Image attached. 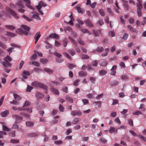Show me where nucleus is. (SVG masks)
<instances>
[{
	"mask_svg": "<svg viewBox=\"0 0 146 146\" xmlns=\"http://www.w3.org/2000/svg\"><path fill=\"white\" fill-rule=\"evenodd\" d=\"M4 15L7 16L11 15L17 19L19 18L16 13L13 10H5V11H3L2 12H0V17H2Z\"/></svg>",
	"mask_w": 146,
	"mask_h": 146,
	"instance_id": "nucleus-1",
	"label": "nucleus"
},
{
	"mask_svg": "<svg viewBox=\"0 0 146 146\" xmlns=\"http://www.w3.org/2000/svg\"><path fill=\"white\" fill-rule=\"evenodd\" d=\"M4 61L2 60L0 58V63L3 65L5 68L8 67H11V64L9 63V61H11L12 60V59L10 57V56L7 55L6 57L4 58Z\"/></svg>",
	"mask_w": 146,
	"mask_h": 146,
	"instance_id": "nucleus-2",
	"label": "nucleus"
},
{
	"mask_svg": "<svg viewBox=\"0 0 146 146\" xmlns=\"http://www.w3.org/2000/svg\"><path fill=\"white\" fill-rule=\"evenodd\" d=\"M33 86L36 87H40L42 88L45 89L46 88V86L40 82H37L34 81L32 83Z\"/></svg>",
	"mask_w": 146,
	"mask_h": 146,
	"instance_id": "nucleus-3",
	"label": "nucleus"
},
{
	"mask_svg": "<svg viewBox=\"0 0 146 146\" xmlns=\"http://www.w3.org/2000/svg\"><path fill=\"white\" fill-rule=\"evenodd\" d=\"M12 117L15 119V123H20L19 120H22L23 118L16 114H14L12 115Z\"/></svg>",
	"mask_w": 146,
	"mask_h": 146,
	"instance_id": "nucleus-4",
	"label": "nucleus"
},
{
	"mask_svg": "<svg viewBox=\"0 0 146 146\" xmlns=\"http://www.w3.org/2000/svg\"><path fill=\"white\" fill-rule=\"evenodd\" d=\"M82 114L81 112L79 110L72 111L71 113V115L73 116H80Z\"/></svg>",
	"mask_w": 146,
	"mask_h": 146,
	"instance_id": "nucleus-5",
	"label": "nucleus"
},
{
	"mask_svg": "<svg viewBox=\"0 0 146 146\" xmlns=\"http://www.w3.org/2000/svg\"><path fill=\"white\" fill-rule=\"evenodd\" d=\"M23 1L27 4L26 6L28 8L34 9L33 7L31 5V1L30 0H23Z\"/></svg>",
	"mask_w": 146,
	"mask_h": 146,
	"instance_id": "nucleus-6",
	"label": "nucleus"
},
{
	"mask_svg": "<svg viewBox=\"0 0 146 146\" xmlns=\"http://www.w3.org/2000/svg\"><path fill=\"white\" fill-rule=\"evenodd\" d=\"M31 14L32 15V17L33 18L38 20H40V18L38 14L37 13L35 12H33L31 13Z\"/></svg>",
	"mask_w": 146,
	"mask_h": 146,
	"instance_id": "nucleus-7",
	"label": "nucleus"
},
{
	"mask_svg": "<svg viewBox=\"0 0 146 146\" xmlns=\"http://www.w3.org/2000/svg\"><path fill=\"white\" fill-rule=\"evenodd\" d=\"M22 0H17V2L16 3V5L19 6L20 8H25V6L22 3Z\"/></svg>",
	"mask_w": 146,
	"mask_h": 146,
	"instance_id": "nucleus-8",
	"label": "nucleus"
},
{
	"mask_svg": "<svg viewBox=\"0 0 146 146\" xmlns=\"http://www.w3.org/2000/svg\"><path fill=\"white\" fill-rule=\"evenodd\" d=\"M46 4L44 2L42 1H40L38 5L36 6V8L37 9H40L42 6L45 7L46 6Z\"/></svg>",
	"mask_w": 146,
	"mask_h": 146,
	"instance_id": "nucleus-9",
	"label": "nucleus"
},
{
	"mask_svg": "<svg viewBox=\"0 0 146 146\" xmlns=\"http://www.w3.org/2000/svg\"><path fill=\"white\" fill-rule=\"evenodd\" d=\"M84 22L89 27H94V25L92 24L91 22L90 21V19H87L84 21Z\"/></svg>",
	"mask_w": 146,
	"mask_h": 146,
	"instance_id": "nucleus-10",
	"label": "nucleus"
},
{
	"mask_svg": "<svg viewBox=\"0 0 146 146\" xmlns=\"http://www.w3.org/2000/svg\"><path fill=\"white\" fill-rule=\"evenodd\" d=\"M9 114V111L8 110H5L4 111L1 112L0 114L1 116L3 117H6Z\"/></svg>",
	"mask_w": 146,
	"mask_h": 146,
	"instance_id": "nucleus-11",
	"label": "nucleus"
},
{
	"mask_svg": "<svg viewBox=\"0 0 146 146\" xmlns=\"http://www.w3.org/2000/svg\"><path fill=\"white\" fill-rule=\"evenodd\" d=\"M70 17L71 19V20H70V21L68 22H65L64 21V23H66L67 24H69L71 25H72V26H73L74 25V23L73 22V20H74V19L73 17V16H72V14H71L70 15Z\"/></svg>",
	"mask_w": 146,
	"mask_h": 146,
	"instance_id": "nucleus-12",
	"label": "nucleus"
},
{
	"mask_svg": "<svg viewBox=\"0 0 146 146\" xmlns=\"http://www.w3.org/2000/svg\"><path fill=\"white\" fill-rule=\"evenodd\" d=\"M26 125L27 127H32L34 126V123L31 121H27L26 122Z\"/></svg>",
	"mask_w": 146,
	"mask_h": 146,
	"instance_id": "nucleus-13",
	"label": "nucleus"
},
{
	"mask_svg": "<svg viewBox=\"0 0 146 146\" xmlns=\"http://www.w3.org/2000/svg\"><path fill=\"white\" fill-rule=\"evenodd\" d=\"M58 35L56 33H52L49 35L48 38H53L55 39H58Z\"/></svg>",
	"mask_w": 146,
	"mask_h": 146,
	"instance_id": "nucleus-14",
	"label": "nucleus"
},
{
	"mask_svg": "<svg viewBox=\"0 0 146 146\" xmlns=\"http://www.w3.org/2000/svg\"><path fill=\"white\" fill-rule=\"evenodd\" d=\"M109 132L111 133H113L114 132L117 133V129H115L114 127H110L109 129Z\"/></svg>",
	"mask_w": 146,
	"mask_h": 146,
	"instance_id": "nucleus-15",
	"label": "nucleus"
},
{
	"mask_svg": "<svg viewBox=\"0 0 146 146\" xmlns=\"http://www.w3.org/2000/svg\"><path fill=\"white\" fill-rule=\"evenodd\" d=\"M36 97L38 99H42L44 97V95L43 94L38 92H36Z\"/></svg>",
	"mask_w": 146,
	"mask_h": 146,
	"instance_id": "nucleus-16",
	"label": "nucleus"
},
{
	"mask_svg": "<svg viewBox=\"0 0 146 146\" xmlns=\"http://www.w3.org/2000/svg\"><path fill=\"white\" fill-rule=\"evenodd\" d=\"M13 96L14 99L16 100L19 101L21 99V97L17 94L14 93Z\"/></svg>",
	"mask_w": 146,
	"mask_h": 146,
	"instance_id": "nucleus-17",
	"label": "nucleus"
},
{
	"mask_svg": "<svg viewBox=\"0 0 146 146\" xmlns=\"http://www.w3.org/2000/svg\"><path fill=\"white\" fill-rule=\"evenodd\" d=\"M20 27L27 31H29L30 29L29 27L25 25H22Z\"/></svg>",
	"mask_w": 146,
	"mask_h": 146,
	"instance_id": "nucleus-18",
	"label": "nucleus"
},
{
	"mask_svg": "<svg viewBox=\"0 0 146 146\" xmlns=\"http://www.w3.org/2000/svg\"><path fill=\"white\" fill-rule=\"evenodd\" d=\"M51 89L52 90V92L54 94L56 95H58L59 94V93L58 91L56 89L54 88L53 87H52L51 88Z\"/></svg>",
	"mask_w": 146,
	"mask_h": 146,
	"instance_id": "nucleus-19",
	"label": "nucleus"
},
{
	"mask_svg": "<svg viewBox=\"0 0 146 146\" xmlns=\"http://www.w3.org/2000/svg\"><path fill=\"white\" fill-rule=\"evenodd\" d=\"M128 28L130 31L133 32H136V33L137 32V31H136L135 29L133 28L130 25H129L128 26Z\"/></svg>",
	"mask_w": 146,
	"mask_h": 146,
	"instance_id": "nucleus-20",
	"label": "nucleus"
},
{
	"mask_svg": "<svg viewBox=\"0 0 146 146\" xmlns=\"http://www.w3.org/2000/svg\"><path fill=\"white\" fill-rule=\"evenodd\" d=\"M5 27L11 30H13L15 28V27L14 26L11 25H5Z\"/></svg>",
	"mask_w": 146,
	"mask_h": 146,
	"instance_id": "nucleus-21",
	"label": "nucleus"
},
{
	"mask_svg": "<svg viewBox=\"0 0 146 146\" xmlns=\"http://www.w3.org/2000/svg\"><path fill=\"white\" fill-rule=\"evenodd\" d=\"M80 119L77 118H75L73 120L72 122V123L74 125L77 124L78 123Z\"/></svg>",
	"mask_w": 146,
	"mask_h": 146,
	"instance_id": "nucleus-22",
	"label": "nucleus"
},
{
	"mask_svg": "<svg viewBox=\"0 0 146 146\" xmlns=\"http://www.w3.org/2000/svg\"><path fill=\"white\" fill-rule=\"evenodd\" d=\"M10 103L11 104L15 105L16 106L19 105L20 104V102L17 101V100H13L12 101L10 102Z\"/></svg>",
	"mask_w": 146,
	"mask_h": 146,
	"instance_id": "nucleus-23",
	"label": "nucleus"
},
{
	"mask_svg": "<svg viewBox=\"0 0 146 146\" xmlns=\"http://www.w3.org/2000/svg\"><path fill=\"white\" fill-rule=\"evenodd\" d=\"M40 61L41 63L45 64L48 62V60L46 59L42 58L40 59Z\"/></svg>",
	"mask_w": 146,
	"mask_h": 146,
	"instance_id": "nucleus-24",
	"label": "nucleus"
},
{
	"mask_svg": "<svg viewBox=\"0 0 146 146\" xmlns=\"http://www.w3.org/2000/svg\"><path fill=\"white\" fill-rule=\"evenodd\" d=\"M137 6L139 7V9H141L142 6V3H141V0H137Z\"/></svg>",
	"mask_w": 146,
	"mask_h": 146,
	"instance_id": "nucleus-25",
	"label": "nucleus"
},
{
	"mask_svg": "<svg viewBox=\"0 0 146 146\" xmlns=\"http://www.w3.org/2000/svg\"><path fill=\"white\" fill-rule=\"evenodd\" d=\"M107 73V71L104 70H102L99 71V73L100 75L102 76L106 74Z\"/></svg>",
	"mask_w": 146,
	"mask_h": 146,
	"instance_id": "nucleus-26",
	"label": "nucleus"
},
{
	"mask_svg": "<svg viewBox=\"0 0 146 146\" xmlns=\"http://www.w3.org/2000/svg\"><path fill=\"white\" fill-rule=\"evenodd\" d=\"M44 71L49 74L52 73L53 72V70L48 68H45L44 69Z\"/></svg>",
	"mask_w": 146,
	"mask_h": 146,
	"instance_id": "nucleus-27",
	"label": "nucleus"
},
{
	"mask_svg": "<svg viewBox=\"0 0 146 146\" xmlns=\"http://www.w3.org/2000/svg\"><path fill=\"white\" fill-rule=\"evenodd\" d=\"M81 58L83 59H87L90 58L87 55L85 54H82L81 55Z\"/></svg>",
	"mask_w": 146,
	"mask_h": 146,
	"instance_id": "nucleus-28",
	"label": "nucleus"
},
{
	"mask_svg": "<svg viewBox=\"0 0 146 146\" xmlns=\"http://www.w3.org/2000/svg\"><path fill=\"white\" fill-rule=\"evenodd\" d=\"M2 128L3 131H9L11 130L10 128H8L6 126L4 125H2Z\"/></svg>",
	"mask_w": 146,
	"mask_h": 146,
	"instance_id": "nucleus-29",
	"label": "nucleus"
},
{
	"mask_svg": "<svg viewBox=\"0 0 146 146\" xmlns=\"http://www.w3.org/2000/svg\"><path fill=\"white\" fill-rule=\"evenodd\" d=\"M79 76H87V74L85 72L81 71L79 72Z\"/></svg>",
	"mask_w": 146,
	"mask_h": 146,
	"instance_id": "nucleus-30",
	"label": "nucleus"
},
{
	"mask_svg": "<svg viewBox=\"0 0 146 146\" xmlns=\"http://www.w3.org/2000/svg\"><path fill=\"white\" fill-rule=\"evenodd\" d=\"M40 33V32H38L34 36L35 39H39L41 36V35Z\"/></svg>",
	"mask_w": 146,
	"mask_h": 146,
	"instance_id": "nucleus-31",
	"label": "nucleus"
},
{
	"mask_svg": "<svg viewBox=\"0 0 146 146\" xmlns=\"http://www.w3.org/2000/svg\"><path fill=\"white\" fill-rule=\"evenodd\" d=\"M23 17L24 18L29 22L33 21V19L32 18H29L24 15H23Z\"/></svg>",
	"mask_w": 146,
	"mask_h": 146,
	"instance_id": "nucleus-32",
	"label": "nucleus"
},
{
	"mask_svg": "<svg viewBox=\"0 0 146 146\" xmlns=\"http://www.w3.org/2000/svg\"><path fill=\"white\" fill-rule=\"evenodd\" d=\"M104 48L102 46L98 47L96 49V50L97 52H102Z\"/></svg>",
	"mask_w": 146,
	"mask_h": 146,
	"instance_id": "nucleus-33",
	"label": "nucleus"
},
{
	"mask_svg": "<svg viewBox=\"0 0 146 146\" xmlns=\"http://www.w3.org/2000/svg\"><path fill=\"white\" fill-rule=\"evenodd\" d=\"M18 30L20 32L23 34L25 35H27L28 34V33L27 32L23 30L21 28H19Z\"/></svg>",
	"mask_w": 146,
	"mask_h": 146,
	"instance_id": "nucleus-34",
	"label": "nucleus"
},
{
	"mask_svg": "<svg viewBox=\"0 0 146 146\" xmlns=\"http://www.w3.org/2000/svg\"><path fill=\"white\" fill-rule=\"evenodd\" d=\"M65 99L66 100L70 102L73 103V99L69 97H66Z\"/></svg>",
	"mask_w": 146,
	"mask_h": 146,
	"instance_id": "nucleus-35",
	"label": "nucleus"
},
{
	"mask_svg": "<svg viewBox=\"0 0 146 146\" xmlns=\"http://www.w3.org/2000/svg\"><path fill=\"white\" fill-rule=\"evenodd\" d=\"M56 62L58 63H62L64 61L63 59V58H56Z\"/></svg>",
	"mask_w": 146,
	"mask_h": 146,
	"instance_id": "nucleus-36",
	"label": "nucleus"
},
{
	"mask_svg": "<svg viewBox=\"0 0 146 146\" xmlns=\"http://www.w3.org/2000/svg\"><path fill=\"white\" fill-rule=\"evenodd\" d=\"M118 83V82L116 81L115 80L113 82H111L110 83V85L111 86H113L117 85Z\"/></svg>",
	"mask_w": 146,
	"mask_h": 146,
	"instance_id": "nucleus-37",
	"label": "nucleus"
},
{
	"mask_svg": "<svg viewBox=\"0 0 146 146\" xmlns=\"http://www.w3.org/2000/svg\"><path fill=\"white\" fill-rule=\"evenodd\" d=\"M9 135L12 137H15V131L10 132L9 134Z\"/></svg>",
	"mask_w": 146,
	"mask_h": 146,
	"instance_id": "nucleus-38",
	"label": "nucleus"
},
{
	"mask_svg": "<svg viewBox=\"0 0 146 146\" xmlns=\"http://www.w3.org/2000/svg\"><path fill=\"white\" fill-rule=\"evenodd\" d=\"M97 24L99 25L100 26H102L104 24L103 20L102 19H100L98 22Z\"/></svg>",
	"mask_w": 146,
	"mask_h": 146,
	"instance_id": "nucleus-39",
	"label": "nucleus"
},
{
	"mask_svg": "<svg viewBox=\"0 0 146 146\" xmlns=\"http://www.w3.org/2000/svg\"><path fill=\"white\" fill-rule=\"evenodd\" d=\"M100 141L101 142L104 143H106L107 142V140L103 137L101 138L100 139Z\"/></svg>",
	"mask_w": 146,
	"mask_h": 146,
	"instance_id": "nucleus-40",
	"label": "nucleus"
},
{
	"mask_svg": "<svg viewBox=\"0 0 146 146\" xmlns=\"http://www.w3.org/2000/svg\"><path fill=\"white\" fill-rule=\"evenodd\" d=\"M77 41L80 44L82 45H84L85 44V43L80 38L77 40Z\"/></svg>",
	"mask_w": 146,
	"mask_h": 146,
	"instance_id": "nucleus-41",
	"label": "nucleus"
},
{
	"mask_svg": "<svg viewBox=\"0 0 146 146\" xmlns=\"http://www.w3.org/2000/svg\"><path fill=\"white\" fill-rule=\"evenodd\" d=\"M10 142L13 143H17L19 142L18 140L15 139H11L10 141Z\"/></svg>",
	"mask_w": 146,
	"mask_h": 146,
	"instance_id": "nucleus-42",
	"label": "nucleus"
},
{
	"mask_svg": "<svg viewBox=\"0 0 146 146\" xmlns=\"http://www.w3.org/2000/svg\"><path fill=\"white\" fill-rule=\"evenodd\" d=\"M54 54L55 56L57 57V58H60L62 56L61 54L57 52H54Z\"/></svg>",
	"mask_w": 146,
	"mask_h": 146,
	"instance_id": "nucleus-43",
	"label": "nucleus"
},
{
	"mask_svg": "<svg viewBox=\"0 0 146 146\" xmlns=\"http://www.w3.org/2000/svg\"><path fill=\"white\" fill-rule=\"evenodd\" d=\"M7 35H8L10 36L11 37L15 36L16 35L15 33H13L10 32H7Z\"/></svg>",
	"mask_w": 146,
	"mask_h": 146,
	"instance_id": "nucleus-44",
	"label": "nucleus"
},
{
	"mask_svg": "<svg viewBox=\"0 0 146 146\" xmlns=\"http://www.w3.org/2000/svg\"><path fill=\"white\" fill-rule=\"evenodd\" d=\"M20 114L21 115H23V116H25L26 117L28 118H29L30 117V116L29 115V114H27V113H24V112H21L20 113Z\"/></svg>",
	"mask_w": 146,
	"mask_h": 146,
	"instance_id": "nucleus-45",
	"label": "nucleus"
},
{
	"mask_svg": "<svg viewBox=\"0 0 146 146\" xmlns=\"http://www.w3.org/2000/svg\"><path fill=\"white\" fill-rule=\"evenodd\" d=\"M80 30L84 34L87 33L88 31V29H81Z\"/></svg>",
	"mask_w": 146,
	"mask_h": 146,
	"instance_id": "nucleus-46",
	"label": "nucleus"
},
{
	"mask_svg": "<svg viewBox=\"0 0 146 146\" xmlns=\"http://www.w3.org/2000/svg\"><path fill=\"white\" fill-rule=\"evenodd\" d=\"M108 63V62L107 61H103L101 62V65L103 66H105L107 65Z\"/></svg>",
	"mask_w": 146,
	"mask_h": 146,
	"instance_id": "nucleus-47",
	"label": "nucleus"
},
{
	"mask_svg": "<svg viewBox=\"0 0 146 146\" xmlns=\"http://www.w3.org/2000/svg\"><path fill=\"white\" fill-rule=\"evenodd\" d=\"M64 30L66 33H68L69 32L71 31H72V29L70 27H68L66 28Z\"/></svg>",
	"mask_w": 146,
	"mask_h": 146,
	"instance_id": "nucleus-48",
	"label": "nucleus"
},
{
	"mask_svg": "<svg viewBox=\"0 0 146 146\" xmlns=\"http://www.w3.org/2000/svg\"><path fill=\"white\" fill-rule=\"evenodd\" d=\"M68 52L72 56H74L75 54V52L73 49L69 50Z\"/></svg>",
	"mask_w": 146,
	"mask_h": 146,
	"instance_id": "nucleus-49",
	"label": "nucleus"
},
{
	"mask_svg": "<svg viewBox=\"0 0 146 146\" xmlns=\"http://www.w3.org/2000/svg\"><path fill=\"white\" fill-rule=\"evenodd\" d=\"M139 114H143L141 111H136L133 113V115H138Z\"/></svg>",
	"mask_w": 146,
	"mask_h": 146,
	"instance_id": "nucleus-50",
	"label": "nucleus"
},
{
	"mask_svg": "<svg viewBox=\"0 0 146 146\" xmlns=\"http://www.w3.org/2000/svg\"><path fill=\"white\" fill-rule=\"evenodd\" d=\"M92 32L93 33L94 35L96 36H98V33L97 31H96L94 29L92 30Z\"/></svg>",
	"mask_w": 146,
	"mask_h": 146,
	"instance_id": "nucleus-51",
	"label": "nucleus"
},
{
	"mask_svg": "<svg viewBox=\"0 0 146 146\" xmlns=\"http://www.w3.org/2000/svg\"><path fill=\"white\" fill-rule=\"evenodd\" d=\"M33 89V88L31 86L29 85L27 86V92H29L31 91Z\"/></svg>",
	"mask_w": 146,
	"mask_h": 146,
	"instance_id": "nucleus-52",
	"label": "nucleus"
},
{
	"mask_svg": "<svg viewBox=\"0 0 146 146\" xmlns=\"http://www.w3.org/2000/svg\"><path fill=\"white\" fill-rule=\"evenodd\" d=\"M117 115V113L115 112H111L110 114V116L112 117H115Z\"/></svg>",
	"mask_w": 146,
	"mask_h": 146,
	"instance_id": "nucleus-53",
	"label": "nucleus"
},
{
	"mask_svg": "<svg viewBox=\"0 0 146 146\" xmlns=\"http://www.w3.org/2000/svg\"><path fill=\"white\" fill-rule=\"evenodd\" d=\"M129 35L128 34L125 33L123 35V38L125 40H126L127 39Z\"/></svg>",
	"mask_w": 146,
	"mask_h": 146,
	"instance_id": "nucleus-54",
	"label": "nucleus"
},
{
	"mask_svg": "<svg viewBox=\"0 0 146 146\" xmlns=\"http://www.w3.org/2000/svg\"><path fill=\"white\" fill-rule=\"evenodd\" d=\"M30 105V103L28 101H26L24 105H23V107H26V106H29Z\"/></svg>",
	"mask_w": 146,
	"mask_h": 146,
	"instance_id": "nucleus-55",
	"label": "nucleus"
},
{
	"mask_svg": "<svg viewBox=\"0 0 146 146\" xmlns=\"http://www.w3.org/2000/svg\"><path fill=\"white\" fill-rule=\"evenodd\" d=\"M99 13L102 16H104L105 15V13L103 10H100Z\"/></svg>",
	"mask_w": 146,
	"mask_h": 146,
	"instance_id": "nucleus-56",
	"label": "nucleus"
},
{
	"mask_svg": "<svg viewBox=\"0 0 146 146\" xmlns=\"http://www.w3.org/2000/svg\"><path fill=\"white\" fill-rule=\"evenodd\" d=\"M63 142L61 141H55L54 142V143L56 144L57 145H60L62 144Z\"/></svg>",
	"mask_w": 146,
	"mask_h": 146,
	"instance_id": "nucleus-57",
	"label": "nucleus"
},
{
	"mask_svg": "<svg viewBox=\"0 0 146 146\" xmlns=\"http://www.w3.org/2000/svg\"><path fill=\"white\" fill-rule=\"evenodd\" d=\"M80 81V80L78 79L77 80H76L74 81L73 83V85L74 86H78V83Z\"/></svg>",
	"mask_w": 146,
	"mask_h": 146,
	"instance_id": "nucleus-58",
	"label": "nucleus"
},
{
	"mask_svg": "<svg viewBox=\"0 0 146 146\" xmlns=\"http://www.w3.org/2000/svg\"><path fill=\"white\" fill-rule=\"evenodd\" d=\"M96 4L97 3L96 2H94L91 4L90 6L92 8L94 9L96 7Z\"/></svg>",
	"mask_w": 146,
	"mask_h": 146,
	"instance_id": "nucleus-59",
	"label": "nucleus"
},
{
	"mask_svg": "<svg viewBox=\"0 0 146 146\" xmlns=\"http://www.w3.org/2000/svg\"><path fill=\"white\" fill-rule=\"evenodd\" d=\"M24 63V61L21 60V62L19 64V68L20 69H21L22 68Z\"/></svg>",
	"mask_w": 146,
	"mask_h": 146,
	"instance_id": "nucleus-60",
	"label": "nucleus"
},
{
	"mask_svg": "<svg viewBox=\"0 0 146 146\" xmlns=\"http://www.w3.org/2000/svg\"><path fill=\"white\" fill-rule=\"evenodd\" d=\"M25 107H23V106L22 107H19L18 108V110L20 111H24L26 110V108Z\"/></svg>",
	"mask_w": 146,
	"mask_h": 146,
	"instance_id": "nucleus-61",
	"label": "nucleus"
},
{
	"mask_svg": "<svg viewBox=\"0 0 146 146\" xmlns=\"http://www.w3.org/2000/svg\"><path fill=\"white\" fill-rule=\"evenodd\" d=\"M68 67L70 69H72L75 67L74 65L70 63H68L67 64Z\"/></svg>",
	"mask_w": 146,
	"mask_h": 146,
	"instance_id": "nucleus-62",
	"label": "nucleus"
},
{
	"mask_svg": "<svg viewBox=\"0 0 146 146\" xmlns=\"http://www.w3.org/2000/svg\"><path fill=\"white\" fill-rule=\"evenodd\" d=\"M72 132V129H68L66 132V134L67 135H68L70 133H71Z\"/></svg>",
	"mask_w": 146,
	"mask_h": 146,
	"instance_id": "nucleus-63",
	"label": "nucleus"
},
{
	"mask_svg": "<svg viewBox=\"0 0 146 146\" xmlns=\"http://www.w3.org/2000/svg\"><path fill=\"white\" fill-rule=\"evenodd\" d=\"M139 137L141 138L142 140L146 141V137L141 135H139Z\"/></svg>",
	"mask_w": 146,
	"mask_h": 146,
	"instance_id": "nucleus-64",
	"label": "nucleus"
}]
</instances>
